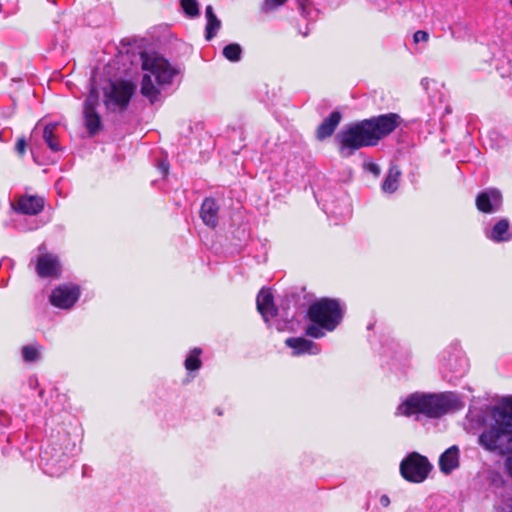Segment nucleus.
<instances>
[{
  "label": "nucleus",
  "mask_w": 512,
  "mask_h": 512,
  "mask_svg": "<svg viewBox=\"0 0 512 512\" xmlns=\"http://www.w3.org/2000/svg\"><path fill=\"white\" fill-rule=\"evenodd\" d=\"M15 149L19 155H24L26 152V140L24 138H19L16 142Z\"/></svg>",
  "instance_id": "f704fd0d"
},
{
  "label": "nucleus",
  "mask_w": 512,
  "mask_h": 512,
  "mask_svg": "<svg viewBox=\"0 0 512 512\" xmlns=\"http://www.w3.org/2000/svg\"><path fill=\"white\" fill-rule=\"evenodd\" d=\"M43 139L52 151L57 152L61 150V145L54 134V130H43Z\"/></svg>",
  "instance_id": "c85d7f7f"
},
{
  "label": "nucleus",
  "mask_w": 512,
  "mask_h": 512,
  "mask_svg": "<svg viewBox=\"0 0 512 512\" xmlns=\"http://www.w3.org/2000/svg\"><path fill=\"white\" fill-rule=\"evenodd\" d=\"M86 128H100V116L95 110L94 101L87 99L83 109Z\"/></svg>",
  "instance_id": "6ab92c4d"
},
{
  "label": "nucleus",
  "mask_w": 512,
  "mask_h": 512,
  "mask_svg": "<svg viewBox=\"0 0 512 512\" xmlns=\"http://www.w3.org/2000/svg\"><path fill=\"white\" fill-rule=\"evenodd\" d=\"M482 423L478 444L487 452L507 456L505 468L512 476V396L491 406Z\"/></svg>",
  "instance_id": "f257e3e1"
},
{
  "label": "nucleus",
  "mask_w": 512,
  "mask_h": 512,
  "mask_svg": "<svg viewBox=\"0 0 512 512\" xmlns=\"http://www.w3.org/2000/svg\"><path fill=\"white\" fill-rule=\"evenodd\" d=\"M36 272L39 277H58L61 272V265L56 255L42 253L37 257Z\"/></svg>",
  "instance_id": "f8f14e48"
},
{
  "label": "nucleus",
  "mask_w": 512,
  "mask_h": 512,
  "mask_svg": "<svg viewBox=\"0 0 512 512\" xmlns=\"http://www.w3.org/2000/svg\"><path fill=\"white\" fill-rule=\"evenodd\" d=\"M205 14L207 18L206 39L211 40L220 29L221 22L214 14L212 6L208 5L206 7Z\"/></svg>",
  "instance_id": "412c9836"
},
{
  "label": "nucleus",
  "mask_w": 512,
  "mask_h": 512,
  "mask_svg": "<svg viewBox=\"0 0 512 512\" xmlns=\"http://www.w3.org/2000/svg\"><path fill=\"white\" fill-rule=\"evenodd\" d=\"M341 113L333 111L327 118H325L318 128H336L341 120Z\"/></svg>",
  "instance_id": "c756f323"
},
{
  "label": "nucleus",
  "mask_w": 512,
  "mask_h": 512,
  "mask_svg": "<svg viewBox=\"0 0 512 512\" xmlns=\"http://www.w3.org/2000/svg\"><path fill=\"white\" fill-rule=\"evenodd\" d=\"M134 88L133 84L126 81L113 83L107 94V105L113 106L114 109H124L134 93Z\"/></svg>",
  "instance_id": "9d476101"
},
{
  "label": "nucleus",
  "mask_w": 512,
  "mask_h": 512,
  "mask_svg": "<svg viewBox=\"0 0 512 512\" xmlns=\"http://www.w3.org/2000/svg\"><path fill=\"white\" fill-rule=\"evenodd\" d=\"M390 503H391V501H390V498H389L388 495L382 494L379 497V504H380L381 507L387 508L390 505Z\"/></svg>",
  "instance_id": "4c0bfd02"
},
{
  "label": "nucleus",
  "mask_w": 512,
  "mask_h": 512,
  "mask_svg": "<svg viewBox=\"0 0 512 512\" xmlns=\"http://www.w3.org/2000/svg\"><path fill=\"white\" fill-rule=\"evenodd\" d=\"M511 7H512V0L510 1Z\"/></svg>",
  "instance_id": "c03bdc74"
},
{
  "label": "nucleus",
  "mask_w": 512,
  "mask_h": 512,
  "mask_svg": "<svg viewBox=\"0 0 512 512\" xmlns=\"http://www.w3.org/2000/svg\"><path fill=\"white\" fill-rule=\"evenodd\" d=\"M58 126H66L62 118L54 119L51 116H46L40 119L34 128H57Z\"/></svg>",
  "instance_id": "bb28decb"
},
{
  "label": "nucleus",
  "mask_w": 512,
  "mask_h": 512,
  "mask_svg": "<svg viewBox=\"0 0 512 512\" xmlns=\"http://www.w3.org/2000/svg\"><path fill=\"white\" fill-rule=\"evenodd\" d=\"M285 343L293 350V355L296 356L303 354L317 355L321 350L316 343L302 337L288 338Z\"/></svg>",
  "instance_id": "4468645a"
},
{
  "label": "nucleus",
  "mask_w": 512,
  "mask_h": 512,
  "mask_svg": "<svg viewBox=\"0 0 512 512\" xmlns=\"http://www.w3.org/2000/svg\"><path fill=\"white\" fill-rule=\"evenodd\" d=\"M444 369L455 374V377L464 375L467 370V360L464 357L454 356L444 364Z\"/></svg>",
  "instance_id": "5701e85b"
},
{
  "label": "nucleus",
  "mask_w": 512,
  "mask_h": 512,
  "mask_svg": "<svg viewBox=\"0 0 512 512\" xmlns=\"http://www.w3.org/2000/svg\"><path fill=\"white\" fill-rule=\"evenodd\" d=\"M158 168L161 171V173L163 174V176H165L168 174V171H169V163L166 160H162L159 162Z\"/></svg>",
  "instance_id": "e433bc0d"
},
{
  "label": "nucleus",
  "mask_w": 512,
  "mask_h": 512,
  "mask_svg": "<svg viewBox=\"0 0 512 512\" xmlns=\"http://www.w3.org/2000/svg\"><path fill=\"white\" fill-rule=\"evenodd\" d=\"M42 347L38 344L25 345L21 349V355L25 362L31 363L40 359Z\"/></svg>",
  "instance_id": "393cba45"
},
{
  "label": "nucleus",
  "mask_w": 512,
  "mask_h": 512,
  "mask_svg": "<svg viewBox=\"0 0 512 512\" xmlns=\"http://www.w3.org/2000/svg\"><path fill=\"white\" fill-rule=\"evenodd\" d=\"M432 470L429 460L417 453L411 452L400 463V474L408 482H424Z\"/></svg>",
  "instance_id": "0eeeda50"
},
{
  "label": "nucleus",
  "mask_w": 512,
  "mask_h": 512,
  "mask_svg": "<svg viewBox=\"0 0 512 512\" xmlns=\"http://www.w3.org/2000/svg\"><path fill=\"white\" fill-rule=\"evenodd\" d=\"M80 294L81 291L78 285L63 284L52 291L50 302L55 307L69 309L78 301Z\"/></svg>",
  "instance_id": "6e6552de"
},
{
  "label": "nucleus",
  "mask_w": 512,
  "mask_h": 512,
  "mask_svg": "<svg viewBox=\"0 0 512 512\" xmlns=\"http://www.w3.org/2000/svg\"><path fill=\"white\" fill-rule=\"evenodd\" d=\"M45 201L40 196L24 195L17 203V211L27 215H37L44 208Z\"/></svg>",
  "instance_id": "dca6fc26"
},
{
  "label": "nucleus",
  "mask_w": 512,
  "mask_h": 512,
  "mask_svg": "<svg viewBox=\"0 0 512 512\" xmlns=\"http://www.w3.org/2000/svg\"><path fill=\"white\" fill-rule=\"evenodd\" d=\"M76 452V444L66 435L59 442L48 444L40 455L45 473L50 476L62 475L72 465Z\"/></svg>",
  "instance_id": "20e7f679"
},
{
  "label": "nucleus",
  "mask_w": 512,
  "mask_h": 512,
  "mask_svg": "<svg viewBox=\"0 0 512 512\" xmlns=\"http://www.w3.org/2000/svg\"><path fill=\"white\" fill-rule=\"evenodd\" d=\"M219 206L213 198H206L200 209V217L203 223L211 228H215L218 224Z\"/></svg>",
  "instance_id": "f3484780"
},
{
  "label": "nucleus",
  "mask_w": 512,
  "mask_h": 512,
  "mask_svg": "<svg viewBox=\"0 0 512 512\" xmlns=\"http://www.w3.org/2000/svg\"><path fill=\"white\" fill-rule=\"evenodd\" d=\"M414 42H427L429 40V34L426 31L418 30L414 33L413 36Z\"/></svg>",
  "instance_id": "72a5a7b5"
},
{
  "label": "nucleus",
  "mask_w": 512,
  "mask_h": 512,
  "mask_svg": "<svg viewBox=\"0 0 512 512\" xmlns=\"http://www.w3.org/2000/svg\"><path fill=\"white\" fill-rule=\"evenodd\" d=\"M501 206L502 194L496 188L485 189L476 197V207L482 213H495L500 210Z\"/></svg>",
  "instance_id": "9b49d317"
},
{
  "label": "nucleus",
  "mask_w": 512,
  "mask_h": 512,
  "mask_svg": "<svg viewBox=\"0 0 512 512\" xmlns=\"http://www.w3.org/2000/svg\"><path fill=\"white\" fill-rule=\"evenodd\" d=\"M180 3L187 16L196 17L199 15V5L196 0H181Z\"/></svg>",
  "instance_id": "cd10ccee"
},
{
  "label": "nucleus",
  "mask_w": 512,
  "mask_h": 512,
  "mask_svg": "<svg viewBox=\"0 0 512 512\" xmlns=\"http://www.w3.org/2000/svg\"><path fill=\"white\" fill-rule=\"evenodd\" d=\"M400 175V170L396 166H392L382 184V190L385 193L395 192L398 188Z\"/></svg>",
  "instance_id": "4be33fe9"
},
{
  "label": "nucleus",
  "mask_w": 512,
  "mask_h": 512,
  "mask_svg": "<svg viewBox=\"0 0 512 512\" xmlns=\"http://www.w3.org/2000/svg\"><path fill=\"white\" fill-rule=\"evenodd\" d=\"M298 4V8L301 11L302 15L308 16L310 14V10L312 8V0H296Z\"/></svg>",
  "instance_id": "2f4dec72"
},
{
  "label": "nucleus",
  "mask_w": 512,
  "mask_h": 512,
  "mask_svg": "<svg viewBox=\"0 0 512 512\" xmlns=\"http://www.w3.org/2000/svg\"><path fill=\"white\" fill-rule=\"evenodd\" d=\"M307 315L311 323L306 326L305 334L318 339L337 328L343 319L344 307L336 299L321 298L309 306Z\"/></svg>",
  "instance_id": "f03ea898"
},
{
  "label": "nucleus",
  "mask_w": 512,
  "mask_h": 512,
  "mask_svg": "<svg viewBox=\"0 0 512 512\" xmlns=\"http://www.w3.org/2000/svg\"><path fill=\"white\" fill-rule=\"evenodd\" d=\"M453 406V399L447 394L413 393L407 396L397 407L396 415L410 417L425 415L438 418L447 413Z\"/></svg>",
  "instance_id": "7ed1b4c3"
},
{
  "label": "nucleus",
  "mask_w": 512,
  "mask_h": 512,
  "mask_svg": "<svg viewBox=\"0 0 512 512\" xmlns=\"http://www.w3.org/2000/svg\"><path fill=\"white\" fill-rule=\"evenodd\" d=\"M460 465V449L457 445H452L445 450L439 457L440 471L446 475L457 469Z\"/></svg>",
  "instance_id": "ddd939ff"
},
{
  "label": "nucleus",
  "mask_w": 512,
  "mask_h": 512,
  "mask_svg": "<svg viewBox=\"0 0 512 512\" xmlns=\"http://www.w3.org/2000/svg\"><path fill=\"white\" fill-rule=\"evenodd\" d=\"M287 0H264L262 5V11L270 12L273 11L280 6H283Z\"/></svg>",
  "instance_id": "7c9ffc66"
},
{
  "label": "nucleus",
  "mask_w": 512,
  "mask_h": 512,
  "mask_svg": "<svg viewBox=\"0 0 512 512\" xmlns=\"http://www.w3.org/2000/svg\"><path fill=\"white\" fill-rule=\"evenodd\" d=\"M443 377H444V378H447V377H448V376H447V374L445 373V371L443 372Z\"/></svg>",
  "instance_id": "37998d69"
},
{
  "label": "nucleus",
  "mask_w": 512,
  "mask_h": 512,
  "mask_svg": "<svg viewBox=\"0 0 512 512\" xmlns=\"http://www.w3.org/2000/svg\"><path fill=\"white\" fill-rule=\"evenodd\" d=\"M97 131L98 130H94V129L88 130L89 136L93 137Z\"/></svg>",
  "instance_id": "79ce46f5"
},
{
  "label": "nucleus",
  "mask_w": 512,
  "mask_h": 512,
  "mask_svg": "<svg viewBox=\"0 0 512 512\" xmlns=\"http://www.w3.org/2000/svg\"><path fill=\"white\" fill-rule=\"evenodd\" d=\"M497 512H512V485H504L495 504Z\"/></svg>",
  "instance_id": "aec40b11"
},
{
  "label": "nucleus",
  "mask_w": 512,
  "mask_h": 512,
  "mask_svg": "<svg viewBox=\"0 0 512 512\" xmlns=\"http://www.w3.org/2000/svg\"><path fill=\"white\" fill-rule=\"evenodd\" d=\"M407 126V123L397 113H388L364 119L353 123L346 128H398Z\"/></svg>",
  "instance_id": "1a4fd4ad"
},
{
  "label": "nucleus",
  "mask_w": 512,
  "mask_h": 512,
  "mask_svg": "<svg viewBox=\"0 0 512 512\" xmlns=\"http://www.w3.org/2000/svg\"><path fill=\"white\" fill-rule=\"evenodd\" d=\"M223 55L231 62H238L241 59L242 48L237 43L228 44L223 48Z\"/></svg>",
  "instance_id": "a878e982"
},
{
  "label": "nucleus",
  "mask_w": 512,
  "mask_h": 512,
  "mask_svg": "<svg viewBox=\"0 0 512 512\" xmlns=\"http://www.w3.org/2000/svg\"><path fill=\"white\" fill-rule=\"evenodd\" d=\"M257 310L265 322L276 315V308L273 302V295L268 289H261L256 299Z\"/></svg>",
  "instance_id": "2eb2a0df"
},
{
  "label": "nucleus",
  "mask_w": 512,
  "mask_h": 512,
  "mask_svg": "<svg viewBox=\"0 0 512 512\" xmlns=\"http://www.w3.org/2000/svg\"><path fill=\"white\" fill-rule=\"evenodd\" d=\"M13 114V110L12 109H9L7 112H4L2 110H0V116L1 117H4V118H9L11 117Z\"/></svg>",
  "instance_id": "ea45409f"
},
{
  "label": "nucleus",
  "mask_w": 512,
  "mask_h": 512,
  "mask_svg": "<svg viewBox=\"0 0 512 512\" xmlns=\"http://www.w3.org/2000/svg\"><path fill=\"white\" fill-rule=\"evenodd\" d=\"M364 169L376 177L379 176L381 172L379 165L374 162H365Z\"/></svg>",
  "instance_id": "473e14b6"
},
{
  "label": "nucleus",
  "mask_w": 512,
  "mask_h": 512,
  "mask_svg": "<svg viewBox=\"0 0 512 512\" xmlns=\"http://www.w3.org/2000/svg\"><path fill=\"white\" fill-rule=\"evenodd\" d=\"M487 238L494 242H504L511 238L509 233V222L507 219H500L495 225L485 232Z\"/></svg>",
  "instance_id": "a211bd4d"
},
{
  "label": "nucleus",
  "mask_w": 512,
  "mask_h": 512,
  "mask_svg": "<svg viewBox=\"0 0 512 512\" xmlns=\"http://www.w3.org/2000/svg\"><path fill=\"white\" fill-rule=\"evenodd\" d=\"M334 130H317L316 138L318 140H325L332 136Z\"/></svg>",
  "instance_id": "c9c22d12"
},
{
  "label": "nucleus",
  "mask_w": 512,
  "mask_h": 512,
  "mask_svg": "<svg viewBox=\"0 0 512 512\" xmlns=\"http://www.w3.org/2000/svg\"><path fill=\"white\" fill-rule=\"evenodd\" d=\"M392 130H341L335 141L342 157H349L357 149L376 145Z\"/></svg>",
  "instance_id": "423d86ee"
},
{
  "label": "nucleus",
  "mask_w": 512,
  "mask_h": 512,
  "mask_svg": "<svg viewBox=\"0 0 512 512\" xmlns=\"http://www.w3.org/2000/svg\"><path fill=\"white\" fill-rule=\"evenodd\" d=\"M432 80H430L429 78H423L421 80V86L427 91L428 88H429V84Z\"/></svg>",
  "instance_id": "58836bf2"
},
{
  "label": "nucleus",
  "mask_w": 512,
  "mask_h": 512,
  "mask_svg": "<svg viewBox=\"0 0 512 512\" xmlns=\"http://www.w3.org/2000/svg\"><path fill=\"white\" fill-rule=\"evenodd\" d=\"M143 70L149 72L142 78L141 93L148 98L151 104H155L159 100L160 91L153 84L151 76L155 78L158 84H168L175 76V70L170 66L169 62L160 57H148L143 59Z\"/></svg>",
  "instance_id": "39448f33"
},
{
  "label": "nucleus",
  "mask_w": 512,
  "mask_h": 512,
  "mask_svg": "<svg viewBox=\"0 0 512 512\" xmlns=\"http://www.w3.org/2000/svg\"><path fill=\"white\" fill-rule=\"evenodd\" d=\"M201 353H202V350L200 348H194L188 353V355L185 359V362H184V366H185L186 370H188L189 372H193V371L199 370L201 368V366H202V361L200 359Z\"/></svg>",
  "instance_id": "b1692460"
},
{
  "label": "nucleus",
  "mask_w": 512,
  "mask_h": 512,
  "mask_svg": "<svg viewBox=\"0 0 512 512\" xmlns=\"http://www.w3.org/2000/svg\"><path fill=\"white\" fill-rule=\"evenodd\" d=\"M486 132L489 137H492V136H496L498 131L497 130H486Z\"/></svg>",
  "instance_id": "a19ab883"
}]
</instances>
